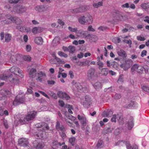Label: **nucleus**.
Wrapping results in <instances>:
<instances>
[{"mask_svg": "<svg viewBox=\"0 0 149 149\" xmlns=\"http://www.w3.org/2000/svg\"><path fill=\"white\" fill-rule=\"evenodd\" d=\"M17 24H21L22 23V21L19 17H16L15 22Z\"/></svg>", "mask_w": 149, "mask_h": 149, "instance_id": "obj_49", "label": "nucleus"}, {"mask_svg": "<svg viewBox=\"0 0 149 149\" xmlns=\"http://www.w3.org/2000/svg\"><path fill=\"white\" fill-rule=\"evenodd\" d=\"M42 130L39 131L36 134V136L40 139H45L48 137V134L47 132Z\"/></svg>", "mask_w": 149, "mask_h": 149, "instance_id": "obj_6", "label": "nucleus"}, {"mask_svg": "<svg viewBox=\"0 0 149 149\" xmlns=\"http://www.w3.org/2000/svg\"><path fill=\"white\" fill-rule=\"evenodd\" d=\"M74 86L78 90H82V91L84 92H86L87 91L86 88L84 87H83L78 82H76Z\"/></svg>", "mask_w": 149, "mask_h": 149, "instance_id": "obj_22", "label": "nucleus"}, {"mask_svg": "<svg viewBox=\"0 0 149 149\" xmlns=\"http://www.w3.org/2000/svg\"><path fill=\"white\" fill-rule=\"evenodd\" d=\"M101 74L102 75L104 76H107L108 72V70L107 68H102L101 69Z\"/></svg>", "mask_w": 149, "mask_h": 149, "instance_id": "obj_37", "label": "nucleus"}, {"mask_svg": "<svg viewBox=\"0 0 149 149\" xmlns=\"http://www.w3.org/2000/svg\"><path fill=\"white\" fill-rule=\"evenodd\" d=\"M142 89L145 91L149 93V87L145 86H143L142 87Z\"/></svg>", "mask_w": 149, "mask_h": 149, "instance_id": "obj_62", "label": "nucleus"}, {"mask_svg": "<svg viewBox=\"0 0 149 149\" xmlns=\"http://www.w3.org/2000/svg\"><path fill=\"white\" fill-rule=\"evenodd\" d=\"M68 30L71 32L76 33L77 31V28L76 27L72 28L70 26L68 27Z\"/></svg>", "mask_w": 149, "mask_h": 149, "instance_id": "obj_51", "label": "nucleus"}, {"mask_svg": "<svg viewBox=\"0 0 149 149\" xmlns=\"http://www.w3.org/2000/svg\"><path fill=\"white\" fill-rule=\"evenodd\" d=\"M36 113V112L35 111L30 112L26 117V120L29 121L33 120L35 117Z\"/></svg>", "mask_w": 149, "mask_h": 149, "instance_id": "obj_14", "label": "nucleus"}, {"mask_svg": "<svg viewBox=\"0 0 149 149\" xmlns=\"http://www.w3.org/2000/svg\"><path fill=\"white\" fill-rule=\"evenodd\" d=\"M114 129V128L113 127H108L105 130V133L106 134H109L111 133L112 131H113Z\"/></svg>", "mask_w": 149, "mask_h": 149, "instance_id": "obj_53", "label": "nucleus"}, {"mask_svg": "<svg viewBox=\"0 0 149 149\" xmlns=\"http://www.w3.org/2000/svg\"><path fill=\"white\" fill-rule=\"evenodd\" d=\"M17 60L16 58V55H12L10 58V61L11 62L15 63Z\"/></svg>", "mask_w": 149, "mask_h": 149, "instance_id": "obj_47", "label": "nucleus"}, {"mask_svg": "<svg viewBox=\"0 0 149 149\" xmlns=\"http://www.w3.org/2000/svg\"><path fill=\"white\" fill-rule=\"evenodd\" d=\"M132 61L131 60H128L125 63L120 65V66L125 70H127L132 64Z\"/></svg>", "mask_w": 149, "mask_h": 149, "instance_id": "obj_9", "label": "nucleus"}, {"mask_svg": "<svg viewBox=\"0 0 149 149\" xmlns=\"http://www.w3.org/2000/svg\"><path fill=\"white\" fill-rule=\"evenodd\" d=\"M113 114V111L110 110H107L106 111H104L102 113V115L104 117H111Z\"/></svg>", "mask_w": 149, "mask_h": 149, "instance_id": "obj_26", "label": "nucleus"}, {"mask_svg": "<svg viewBox=\"0 0 149 149\" xmlns=\"http://www.w3.org/2000/svg\"><path fill=\"white\" fill-rule=\"evenodd\" d=\"M77 118L78 120L80 121L81 123L83 126H86L87 120L85 115H79L77 116Z\"/></svg>", "mask_w": 149, "mask_h": 149, "instance_id": "obj_10", "label": "nucleus"}, {"mask_svg": "<svg viewBox=\"0 0 149 149\" xmlns=\"http://www.w3.org/2000/svg\"><path fill=\"white\" fill-rule=\"evenodd\" d=\"M21 0H8V2L11 4H16L18 3Z\"/></svg>", "mask_w": 149, "mask_h": 149, "instance_id": "obj_57", "label": "nucleus"}, {"mask_svg": "<svg viewBox=\"0 0 149 149\" xmlns=\"http://www.w3.org/2000/svg\"><path fill=\"white\" fill-rule=\"evenodd\" d=\"M37 75L38 77L36 79V80L40 82H42L43 79L45 78L46 77L45 73L42 71L38 72Z\"/></svg>", "mask_w": 149, "mask_h": 149, "instance_id": "obj_18", "label": "nucleus"}, {"mask_svg": "<svg viewBox=\"0 0 149 149\" xmlns=\"http://www.w3.org/2000/svg\"><path fill=\"white\" fill-rule=\"evenodd\" d=\"M90 20H86V17L84 16H83L79 17L78 19V22L79 23L81 24L84 25L85 23L87 24V22H90Z\"/></svg>", "mask_w": 149, "mask_h": 149, "instance_id": "obj_19", "label": "nucleus"}, {"mask_svg": "<svg viewBox=\"0 0 149 149\" xmlns=\"http://www.w3.org/2000/svg\"><path fill=\"white\" fill-rule=\"evenodd\" d=\"M141 7L144 9H147L149 8V3H146L141 4Z\"/></svg>", "mask_w": 149, "mask_h": 149, "instance_id": "obj_43", "label": "nucleus"}, {"mask_svg": "<svg viewBox=\"0 0 149 149\" xmlns=\"http://www.w3.org/2000/svg\"><path fill=\"white\" fill-rule=\"evenodd\" d=\"M123 143L125 145L127 149H138V147L136 145H133V148H132L130 142L128 141H124L123 142Z\"/></svg>", "mask_w": 149, "mask_h": 149, "instance_id": "obj_28", "label": "nucleus"}, {"mask_svg": "<svg viewBox=\"0 0 149 149\" xmlns=\"http://www.w3.org/2000/svg\"><path fill=\"white\" fill-rule=\"evenodd\" d=\"M33 144L34 147L37 149H42L44 146V144L42 142H40L39 141L36 140L34 141Z\"/></svg>", "mask_w": 149, "mask_h": 149, "instance_id": "obj_13", "label": "nucleus"}, {"mask_svg": "<svg viewBox=\"0 0 149 149\" xmlns=\"http://www.w3.org/2000/svg\"><path fill=\"white\" fill-rule=\"evenodd\" d=\"M24 96L19 95L15 97V99L13 102V104L14 105H17L23 103L24 101Z\"/></svg>", "mask_w": 149, "mask_h": 149, "instance_id": "obj_4", "label": "nucleus"}, {"mask_svg": "<svg viewBox=\"0 0 149 149\" xmlns=\"http://www.w3.org/2000/svg\"><path fill=\"white\" fill-rule=\"evenodd\" d=\"M12 38L11 35L9 33H7L5 35V42H9Z\"/></svg>", "mask_w": 149, "mask_h": 149, "instance_id": "obj_38", "label": "nucleus"}, {"mask_svg": "<svg viewBox=\"0 0 149 149\" xmlns=\"http://www.w3.org/2000/svg\"><path fill=\"white\" fill-rule=\"evenodd\" d=\"M95 72V69L93 68H91L88 70L87 72V77L88 79L91 81L93 80V79L96 75Z\"/></svg>", "mask_w": 149, "mask_h": 149, "instance_id": "obj_5", "label": "nucleus"}, {"mask_svg": "<svg viewBox=\"0 0 149 149\" xmlns=\"http://www.w3.org/2000/svg\"><path fill=\"white\" fill-rule=\"evenodd\" d=\"M89 36L90 37L89 39L91 42H95L97 40V37L96 36H90V35L89 34Z\"/></svg>", "mask_w": 149, "mask_h": 149, "instance_id": "obj_42", "label": "nucleus"}, {"mask_svg": "<svg viewBox=\"0 0 149 149\" xmlns=\"http://www.w3.org/2000/svg\"><path fill=\"white\" fill-rule=\"evenodd\" d=\"M60 38L58 37H56L53 40V42L54 43L59 44L60 43Z\"/></svg>", "mask_w": 149, "mask_h": 149, "instance_id": "obj_55", "label": "nucleus"}, {"mask_svg": "<svg viewBox=\"0 0 149 149\" xmlns=\"http://www.w3.org/2000/svg\"><path fill=\"white\" fill-rule=\"evenodd\" d=\"M123 81V75H120L117 81L118 83H122Z\"/></svg>", "mask_w": 149, "mask_h": 149, "instance_id": "obj_64", "label": "nucleus"}, {"mask_svg": "<svg viewBox=\"0 0 149 149\" xmlns=\"http://www.w3.org/2000/svg\"><path fill=\"white\" fill-rule=\"evenodd\" d=\"M37 128H41L43 130H48L49 129V127L48 124L45 122H41L37 123L36 125Z\"/></svg>", "mask_w": 149, "mask_h": 149, "instance_id": "obj_12", "label": "nucleus"}, {"mask_svg": "<svg viewBox=\"0 0 149 149\" xmlns=\"http://www.w3.org/2000/svg\"><path fill=\"white\" fill-rule=\"evenodd\" d=\"M144 69L143 67L138 65L136 72L138 73H141L143 71Z\"/></svg>", "mask_w": 149, "mask_h": 149, "instance_id": "obj_48", "label": "nucleus"}, {"mask_svg": "<svg viewBox=\"0 0 149 149\" xmlns=\"http://www.w3.org/2000/svg\"><path fill=\"white\" fill-rule=\"evenodd\" d=\"M91 98L88 95H86L85 97V101L83 103V105L85 107H87L90 105V102L91 101Z\"/></svg>", "mask_w": 149, "mask_h": 149, "instance_id": "obj_27", "label": "nucleus"}, {"mask_svg": "<svg viewBox=\"0 0 149 149\" xmlns=\"http://www.w3.org/2000/svg\"><path fill=\"white\" fill-rule=\"evenodd\" d=\"M68 51L70 53L73 54L75 51V47L72 46H69L68 47Z\"/></svg>", "mask_w": 149, "mask_h": 149, "instance_id": "obj_41", "label": "nucleus"}, {"mask_svg": "<svg viewBox=\"0 0 149 149\" xmlns=\"http://www.w3.org/2000/svg\"><path fill=\"white\" fill-rule=\"evenodd\" d=\"M123 41L126 43L129 44L130 47H131L132 42L130 40H124Z\"/></svg>", "mask_w": 149, "mask_h": 149, "instance_id": "obj_61", "label": "nucleus"}, {"mask_svg": "<svg viewBox=\"0 0 149 149\" xmlns=\"http://www.w3.org/2000/svg\"><path fill=\"white\" fill-rule=\"evenodd\" d=\"M132 117H130V121L128 123V128L129 130H131L133 127L134 124L133 122Z\"/></svg>", "mask_w": 149, "mask_h": 149, "instance_id": "obj_33", "label": "nucleus"}, {"mask_svg": "<svg viewBox=\"0 0 149 149\" xmlns=\"http://www.w3.org/2000/svg\"><path fill=\"white\" fill-rule=\"evenodd\" d=\"M88 9V7L86 5L81 6L78 8H76L71 10L72 13H77L85 12Z\"/></svg>", "mask_w": 149, "mask_h": 149, "instance_id": "obj_3", "label": "nucleus"}, {"mask_svg": "<svg viewBox=\"0 0 149 149\" xmlns=\"http://www.w3.org/2000/svg\"><path fill=\"white\" fill-rule=\"evenodd\" d=\"M86 20H90V22H87V24H92L93 22V19L92 17L90 14H87L86 17Z\"/></svg>", "mask_w": 149, "mask_h": 149, "instance_id": "obj_36", "label": "nucleus"}, {"mask_svg": "<svg viewBox=\"0 0 149 149\" xmlns=\"http://www.w3.org/2000/svg\"><path fill=\"white\" fill-rule=\"evenodd\" d=\"M56 128L58 131H60L61 132L64 131L65 130V128L63 125H61L59 121L56 122Z\"/></svg>", "mask_w": 149, "mask_h": 149, "instance_id": "obj_24", "label": "nucleus"}, {"mask_svg": "<svg viewBox=\"0 0 149 149\" xmlns=\"http://www.w3.org/2000/svg\"><path fill=\"white\" fill-rule=\"evenodd\" d=\"M59 133L63 139H64L66 137V135L64 131L61 132Z\"/></svg>", "mask_w": 149, "mask_h": 149, "instance_id": "obj_63", "label": "nucleus"}, {"mask_svg": "<svg viewBox=\"0 0 149 149\" xmlns=\"http://www.w3.org/2000/svg\"><path fill=\"white\" fill-rule=\"evenodd\" d=\"M103 5L102 1H100L97 3H94L93 4V6L95 8H97L99 7L102 6Z\"/></svg>", "mask_w": 149, "mask_h": 149, "instance_id": "obj_40", "label": "nucleus"}, {"mask_svg": "<svg viewBox=\"0 0 149 149\" xmlns=\"http://www.w3.org/2000/svg\"><path fill=\"white\" fill-rule=\"evenodd\" d=\"M117 120L119 123L120 125H123L124 124V121L123 116L119 114L117 115Z\"/></svg>", "mask_w": 149, "mask_h": 149, "instance_id": "obj_30", "label": "nucleus"}, {"mask_svg": "<svg viewBox=\"0 0 149 149\" xmlns=\"http://www.w3.org/2000/svg\"><path fill=\"white\" fill-rule=\"evenodd\" d=\"M97 64L98 65V68L99 70H101V68L103 67L104 64L101 61H97Z\"/></svg>", "mask_w": 149, "mask_h": 149, "instance_id": "obj_54", "label": "nucleus"}, {"mask_svg": "<svg viewBox=\"0 0 149 149\" xmlns=\"http://www.w3.org/2000/svg\"><path fill=\"white\" fill-rule=\"evenodd\" d=\"M29 72V77L32 79L35 78L36 76L37 70L35 68H32L30 69L29 67L27 68Z\"/></svg>", "mask_w": 149, "mask_h": 149, "instance_id": "obj_7", "label": "nucleus"}, {"mask_svg": "<svg viewBox=\"0 0 149 149\" xmlns=\"http://www.w3.org/2000/svg\"><path fill=\"white\" fill-rule=\"evenodd\" d=\"M58 54L59 56L61 57H64L65 58H67L68 57V55L66 54L63 52L59 51L58 52Z\"/></svg>", "mask_w": 149, "mask_h": 149, "instance_id": "obj_52", "label": "nucleus"}, {"mask_svg": "<svg viewBox=\"0 0 149 149\" xmlns=\"http://www.w3.org/2000/svg\"><path fill=\"white\" fill-rule=\"evenodd\" d=\"M5 18H6L5 20L2 21V22L5 24H7L10 23V19L8 17V14L5 15Z\"/></svg>", "mask_w": 149, "mask_h": 149, "instance_id": "obj_45", "label": "nucleus"}, {"mask_svg": "<svg viewBox=\"0 0 149 149\" xmlns=\"http://www.w3.org/2000/svg\"><path fill=\"white\" fill-rule=\"evenodd\" d=\"M65 143L64 142L61 143L60 142H58L57 140H54L52 142V147L56 148H57L58 147L61 146L62 145H64Z\"/></svg>", "mask_w": 149, "mask_h": 149, "instance_id": "obj_17", "label": "nucleus"}, {"mask_svg": "<svg viewBox=\"0 0 149 149\" xmlns=\"http://www.w3.org/2000/svg\"><path fill=\"white\" fill-rule=\"evenodd\" d=\"M35 9L39 12H42L47 10L48 9V7L43 5L37 6L35 7Z\"/></svg>", "mask_w": 149, "mask_h": 149, "instance_id": "obj_16", "label": "nucleus"}, {"mask_svg": "<svg viewBox=\"0 0 149 149\" xmlns=\"http://www.w3.org/2000/svg\"><path fill=\"white\" fill-rule=\"evenodd\" d=\"M68 113L67 112H66L65 113V115L68 119H69L71 120H73L75 119V117H74L70 114H69L68 115H67V114Z\"/></svg>", "mask_w": 149, "mask_h": 149, "instance_id": "obj_46", "label": "nucleus"}, {"mask_svg": "<svg viewBox=\"0 0 149 149\" xmlns=\"http://www.w3.org/2000/svg\"><path fill=\"white\" fill-rule=\"evenodd\" d=\"M117 53L120 56L123 57H125L127 56L125 51L123 49H120V51L118 52Z\"/></svg>", "mask_w": 149, "mask_h": 149, "instance_id": "obj_35", "label": "nucleus"}, {"mask_svg": "<svg viewBox=\"0 0 149 149\" xmlns=\"http://www.w3.org/2000/svg\"><path fill=\"white\" fill-rule=\"evenodd\" d=\"M15 17H16L8 14V17L9 18V19H10V23H14L15 22Z\"/></svg>", "mask_w": 149, "mask_h": 149, "instance_id": "obj_39", "label": "nucleus"}, {"mask_svg": "<svg viewBox=\"0 0 149 149\" xmlns=\"http://www.w3.org/2000/svg\"><path fill=\"white\" fill-rule=\"evenodd\" d=\"M20 123L22 125L24 124H25L26 123V119L25 118H21L19 119V120Z\"/></svg>", "mask_w": 149, "mask_h": 149, "instance_id": "obj_58", "label": "nucleus"}, {"mask_svg": "<svg viewBox=\"0 0 149 149\" xmlns=\"http://www.w3.org/2000/svg\"><path fill=\"white\" fill-rule=\"evenodd\" d=\"M9 70L10 72L16 74L17 73L21 74L22 72V71L20 68L15 66L13 67L10 68Z\"/></svg>", "mask_w": 149, "mask_h": 149, "instance_id": "obj_15", "label": "nucleus"}, {"mask_svg": "<svg viewBox=\"0 0 149 149\" xmlns=\"http://www.w3.org/2000/svg\"><path fill=\"white\" fill-rule=\"evenodd\" d=\"M138 64H134L132 66L131 68V71L132 72H134V71H137V68H138Z\"/></svg>", "mask_w": 149, "mask_h": 149, "instance_id": "obj_50", "label": "nucleus"}, {"mask_svg": "<svg viewBox=\"0 0 149 149\" xmlns=\"http://www.w3.org/2000/svg\"><path fill=\"white\" fill-rule=\"evenodd\" d=\"M8 76L6 74H2L0 75V79L2 80L5 81L8 80Z\"/></svg>", "mask_w": 149, "mask_h": 149, "instance_id": "obj_44", "label": "nucleus"}, {"mask_svg": "<svg viewBox=\"0 0 149 149\" xmlns=\"http://www.w3.org/2000/svg\"><path fill=\"white\" fill-rule=\"evenodd\" d=\"M26 10V7L21 5H17L13 7V11L18 14H22L25 13Z\"/></svg>", "mask_w": 149, "mask_h": 149, "instance_id": "obj_1", "label": "nucleus"}, {"mask_svg": "<svg viewBox=\"0 0 149 149\" xmlns=\"http://www.w3.org/2000/svg\"><path fill=\"white\" fill-rule=\"evenodd\" d=\"M78 32V33H77V35L78 36L83 37H86L88 36H89V35H87V32L86 31H79Z\"/></svg>", "mask_w": 149, "mask_h": 149, "instance_id": "obj_32", "label": "nucleus"}, {"mask_svg": "<svg viewBox=\"0 0 149 149\" xmlns=\"http://www.w3.org/2000/svg\"><path fill=\"white\" fill-rule=\"evenodd\" d=\"M75 140V138L74 137H72L70 138L69 141L70 143L73 146Z\"/></svg>", "mask_w": 149, "mask_h": 149, "instance_id": "obj_56", "label": "nucleus"}, {"mask_svg": "<svg viewBox=\"0 0 149 149\" xmlns=\"http://www.w3.org/2000/svg\"><path fill=\"white\" fill-rule=\"evenodd\" d=\"M8 80L14 84H19V79L17 77L13 76V75H8Z\"/></svg>", "mask_w": 149, "mask_h": 149, "instance_id": "obj_8", "label": "nucleus"}, {"mask_svg": "<svg viewBox=\"0 0 149 149\" xmlns=\"http://www.w3.org/2000/svg\"><path fill=\"white\" fill-rule=\"evenodd\" d=\"M18 144L20 146L24 147L25 149H34L28 146L29 143L27 139L22 138L19 139Z\"/></svg>", "mask_w": 149, "mask_h": 149, "instance_id": "obj_2", "label": "nucleus"}, {"mask_svg": "<svg viewBox=\"0 0 149 149\" xmlns=\"http://www.w3.org/2000/svg\"><path fill=\"white\" fill-rule=\"evenodd\" d=\"M53 55L54 56L55 58L54 59H51L49 61L52 64H55L58 63H59L60 61V59L56 57L54 54H53Z\"/></svg>", "mask_w": 149, "mask_h": 149, "instance_id": "obj_29", "label": "nucleus"}, {"mask_svg": "<svg viewBox=\"0 0 149 149\" xmlns=\"http://www.w3.org/2000/svg\"><path fill=\"white\" fill-rule=\"evenodd\" d=\"M103 143V141L102 140H99L97 144V146L98 148H101L102 147V144Z\"/></svg>", "mask_w": 149, "mask_h": 149, "instance_id": "obj_60", "label": "nucleus"}, {"mask_svg": "<svg viewBox=\"0 0 149 149\" xmlns=\"http://www.w3.org/2000/svg\"><path fill=\"white\" fill-rule=\"evenodd\" d=\"M16 29L21 32H28L30 31V29L29 28L24 26H16Z\"/></svg>", "mask_w": 149, "mask_h": 149, "instance_id": "obj_20", "label": "nucleus"}, {"mask_svg": "<svg viewBox=\"0 0 149 149\" xmlns=\"http://www.w3.org/2000/svg\"><path fill=\"white\" fill-rule=\"evenodd\" d=\"M44 29L40 27H35L32 29V32L34 34H36L38 33L41 32Z\"/></svg>", "mask_w": 149, "mask_h": 149, "instance_id": "obj_21", "label": "nucleus"}, {"mask_svg": "<svg viewBox=\"0 0 149 149\" xmlns=\"http://www.w3.org/2000/svg\"><path fill=\"white\" fill-rule=\"evenodd\" d=\"M34 42L38 45H42L43 44V40L41 37H37L35 38Z\"/></svg>", "mask_w": 149, "mask_h": 149, "instance_id": "obj_25", "label": "nucleus"}, {"mask_svg": "<svg viewBox=\"0 0 149 149\" xmlns=\"http://www.w3.org/2000/svg\"><path fill=\"white\" fill-rule=\"evenodd\" d=\"M94 87L96 90L101 89L102 87L101 83L100 82H97L93 84Z\"/></svg>", "mask_w": 149, "mask_h": 149, "instance_id": "obj_31", "label": "nucleus"}, {"mask_svg": "<svg viewBox=\"0 0 149 149\" xmlns=\"http://www.w3.org/2000/svg\"><path fill=\"white\" fill-rule=\"evenodd\" d=\"M23 59L25 61H29L31 60V57L29 56H24L23 57Z\"/></svg>", "mask_w": 149, "mask_h": 149, "instance_id": "obj_59", "label": "nucleus"}, {"mask_svg": "<svg viewBox=\"0 0 149 149\" xmlns=\"http://www.w3.org/2000/svg\"><path fill=\"white\" fill-rule=\"evenodd\" d=\"M58 116L63 121H64V120H65V121H66L67 124L70 126H72V124L70 122V121L68 120L65 118H63V117H62V115L60 111H58Z\"/></svg>", "mask_w": 149, "mask_h": 149, "instance_id": "obj_34", "label": "nucleus"}, {"mask_svg": "<svg viewBox=\"0 0 149 149\" xmlns=\"http://www.w3.org/2000/svg\"><path fill=\"white\" fill-rule=\"evenodd\" d=\"M115 19L119 21H122L124 19V16L122 15L121 13L118 11H117L116 13Z\"/></svg>", "mask_w": 149, "mask_h": 149, "instance_id": "obj_23", "label": "nucleus"}, {"mask_svg": "<svg viewBox=\"0 0 149 149\" xmlns=\"http://www.w3.org/2000/svg\"><path fill=\"white\" fill-rule=\"evenodd\" d=\"M57 95L59 97L64 98L66 100L70 99V97L65 92L59 91L57 93Z\"/></svg>", "mask_w": 149, "mask_h": 149, "instance_id": "obj_11", "label": "nucleus"}]
</instances>
